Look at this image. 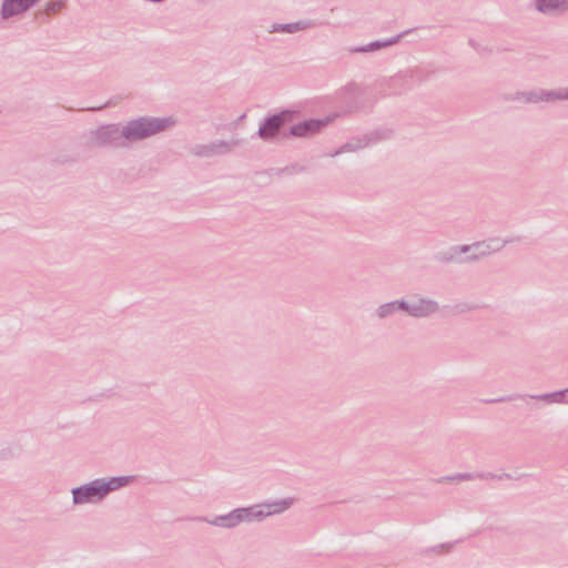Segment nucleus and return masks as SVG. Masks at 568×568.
<instances>
[{
  "mask_svg": "<svg viewBox=\"0 0 568 568\" xmlns=\"http://www.w3.org/2000/svg\"><path fill=\"white\" fill-rule=\"evenodd\" d=\"M129 483V478H112L108 483H94L88 487L73 490V500L75 504L93 501L101 499L110 490H114Z\"/></svg>",
  "mask_w": 568,
  "mask_h": 568,
  "instance_id": "obj_1",
  "label": "nucleus"
},
{
  "mask_svg": "<svg viewBox=\"0 0 568 568\" xmlns=\"http://www.w3.org/2000/svg\"><path fill=\"white\" fill-rule=\"evenodd\" d=\"M287 506H288L287 503H283L281 505L275 504V505L265 506L264 507L265 510L262 509L261 507L239 509V510H235L234 513H232L231 515H229L227 517L222 518L221 519L222 525L225 527H232L241 521H247V520H252L255 518H261L263 516H270V515L280 513V511L284 510L285 508H287Z\"/></svg>",
  "mask_w": 568,
  "mask_h": 568,
  "instance_id": "obj_2",
  "label": "nucleus"
},
{
  "mask_svg": "<svg viewBox=\"0 0 568 568\" xmlns=\"http://www.w3.org/2000/svg\"><path fill=\"white\" fill-rule=\"evenodd\" d=\"M165 125L163 120H140L128 126L125 135L130 139H142L161 131Z\"/></svg>",
  "mask_w": 568,
  "mask_h": 568,
  "instance_id": "obj_3",
  "label": "nucleus"
},
{
  "mask_svg": "<svg viewBox=\"0 0 568 568\" xmlns=\"http://www.w3.org/2000/svg\"><path fill=\"white\" fill-rule=\"evenodd\" d=\"M291 119V113L283 112L282 114L275 115L260 129V136L268 139L274 136L281 124Z\"/></svg>",
  "mask_w": 568,
  "mask_h": 568,
  "instance_id": "obj_4",
  "label": "nucleus"
},
{
  "mask_svg": "<svg viewBox=\"0 0 568 568\" xmlns=\"http://www.w3.org/2000/svg\"><path fill=\"white\" fill-rule=\"evenodd\" d=\"M324 123L322 121L310 120L294 125L291 130V133L294 136H308L320 131Z\"/></svg>",
  "mask_w": 568,
  "mask_h": 568,
  "instance_id": "obj_5",
  "label": "nucleus"
},
{
  "mask_svg": "<svg viewBox=\"0 0 568 568\" xmlns=\"http://www.w3.org/2000/svg\"><path fill=\"white\" fill-rule=\"evenodd\" d=\"M568 0H538V10L545 13H551L566 8Z\"/></svg>",
  "mask_w": 568,
  "mask_h": 568,
  "instance_id": "obj_6",
  "label": "nucleus"
},
{
  "mask_svg": "<svg viewBox=\"0 0 568 568\" xmlns=\"http://www.w3.org/2000/svg\"><path fill=\"white\" fill-rule=\"evenodd\" d=\"M435 305L432 302L422 301L419 305H414L410 308V313L415 316H424L432 313Z\"/></svg>",
  "mask_w": 568,
  "mask_h": 568,
  "instance_id": "obj_7",
  "label": "nucleus"
},
{
  "mask_svg": "<svg viewBox=\"0 0 568 568\" xmlns=\"http://www.w3.org/2000/svg\"><path fill=\"white\" fill-rule=\"evenodd\" d=\"M303 28H304L303 26H300L298 23H295V24L283 26L280 30L287 31V32H295V31H298V30H301Z\"/></svg>",
  "mask_w": 568,
  "mask_h": 568,
  "instance_id": "obj_8",
  "label": "nucleus"
},
{
  "mask_svg": "<svg viewBox=\"0 0 568 568\" xmlns=\"http://www.w3.org/2000/svg\"><path fill=\"white\" fill-rule=\"evenodd\" d=\"M395 307L394 304L385 305L381 308V316H385L387 313H389Z\"/></svg>",
  "mask_w": 568,
  "mask_h": 568,
  "instance_id": "obj_9",
  "label": "nucleus"
},
{
  "mask_svg": "<svg viewBox=\"0 0 568 568\" xmlns=\"http://www.w3.org/2000/svg\"><path fill=\"white\" fill-rule=\"evenodd\" d=\"M62 1L61 0H55L54 2H52L51 6H57L58 8H61L62 7Z\"/></svg>",
  "mask_w": 568,
  "mask_h": 568,
  "instance_id": "obj_10",
  "label": "nucleus"
},
{
  "mask_svg": "<svg viewBox=\"0 0 568 568\" xmlns=\"http://www.w3.org/2000/svg\"><path fill=\"white\" fill-rule=\"evenodd\" d=\"M484 254V252H480V255ZM479 254H475L474 257H478Z\"/></svg>",
  "mask_w": 568,
  "mask_h": 568,
  "instance_id": "obj_11",
  "label": "nucleus"
}]
</instances>
